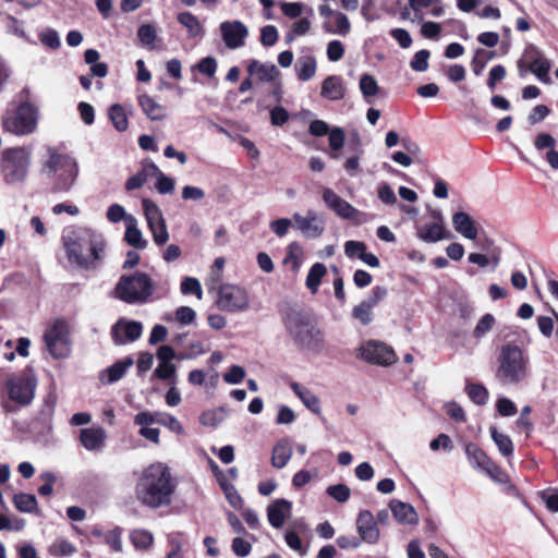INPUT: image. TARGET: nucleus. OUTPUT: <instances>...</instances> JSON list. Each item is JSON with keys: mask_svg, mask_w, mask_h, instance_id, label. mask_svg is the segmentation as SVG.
I'll list each match as a JSON object with an SVG mask.
<instances>
[{"mask_svg": "<svg viewBox=\"0 0 558 558\" xmlns=\"http://www.w3.org/2000/svg\"><path fill=\"white\" fill-rule=\"evenodd\" d=\"M291 389L310 411L315 414H320L319 399L308 388L298 383H292Z\"/></svg>", "mask_w": 558, "mask_h": 558, "instance_id": "30", "label": "nucleus"}, {"mask_svg": "<svg viewBox=\"0 0 558 558\" xmlns=\"http://www.w3.org/2000/svg\"><path fill=\"white\" fill-rule=\"evenodd\" d=\"M323 201L329 209L342 219L353 220L360 215V211L354 206L329 187L324 189Z\"/></svg>", "mask_w": 558, "mask_h": 558, "instance_id": "15", "label": "nucleus"}, {"mask_svg": "<svg viewBox=\"0 0 558 558\" xmlns=\"http://www.w3.org/2000/svg\"><path fill=\"white\" fill-rule=\"evenodd\" d=\"M489 433L499 452L504 457L510 458L514 451V446L511 438L508 435L498 432V429L495 426H492L489 428Z\"/></svg>", "mask_w": 558, "mask_h": 558, "instance_id": "33", "label": "nucleus"}, {"mask_svg": "<svg viewBox=\"0 0 558 558\" xmlns=\"http://www.w3.org/2000/svg\"><path fill=\"white\" fill-rule=\"evenodd\" d=\"M142 204L154 242L159 246L166 244L169 240V232L160 208L148 198L143 199Z\"/></svg>", "mask_w": 558, "mask_h": 558, "instance_id": "12", "label": "nucleus"}, {"mask_svg": "<svg viewBox=\"0 0 558 558\" xmlns=\"http://www.w3.org/2000/svg\"><path fill=\"white\" fill-rule=\"evenodd\" d=\"M48 159L43 162V172L52 181V191L69 192L75 184L78 175V166L74 158L48 149Z\"/></svg>", "mask_w": 558, "mask_h": 558, "instance_id": "5", "label": "nucleus"}, {"mask_svg": "<svg viewBox=\"0 0 558 558\" xmlns=\"http://www.w3.org/2000/svg\"><path fill=\"white\" fill-rule=\"evenodd\" d=\"M62 243L71 264L83 269H95L105 257L106 240L92 229L66 230Z\"/></svg>", "mask_w": 558, "mask_h": 558, "instance_id": "1", "label": "nucleus"}, {"mask_svg": "<svg viewBox=\"0 0 558 558\" xmlns=\"http://www.w3.org/2000/svg\"><path fill=\"white\" fill-rule=\"evenodd\" d=\"M48 551L56 557H71L76 553V548L69 541L58 538L49 546Z\"/></svg>", "mask_w": 558, "mask_h": 558, "instance_id": "41", "label": "nucleus"}, {"mask_svg": "<svg viewBox=\"0 0 558 558\" xmlns=\"http://www.w3.org/2000/svg\"><path fill=\"white\" fill-rule=\"evenodd\" d=\"M8 391L11 400L26 405L34 398L36 383L31 377H14L8 381Z\"/></svg>", "mask_w": 558, "mask_h": 558, "instance_id": "14", "label": "nucleus"}, {"mask_svg": "<svg viewBox=\"0 0 558 558\" xmlns=\"http://www.w3.org/2000/svg\"><path fill=\"white\" fill-rule=\"evenodd\" d=\"M292 220L305 238L317 239L325 231V219L312 209L307 210L305 216L294 214Z\"/></svg>", "mask_w": 558, "mask_h": 558, "instance_id": "13", "label": "nucleus"}, {"mask_svg": "<svg viewBox=\"0 0 558 558\" xmlns=\"http://www.w3.org/2000/svg\"><path fill=\"white\" fill-rule=\"evenodd\" d=\"M245 377V369L240 365H232L230 369L223 374L226 383L235 385L240 384Z\"/></svg>", "mask_w": 558, "mask_h": 558, "instance_id": "61", "label": "nucleus"}, {"mask_svg": "<svg viewBox=\"0 0 558 558\" xmlns=\"http://www.w3.org/2000/svg\"><path fill=\"white\" fill-rule=\"evenodd\" d=\"M155 292V283L149 275L136 271L130 276H122L116 286L118 299L129 304H143Z\"/></svg>", "mask_w": 558, "mask_h": 558, "instance_id": "6", "label": "nucleus"}, {"mask_svg": "<svg viewBox=\"0 0 558 558\" xmlns=\"http://www.w3.org/2000/svg\"><path fill=\"white\" fill-rule=\"evenodd\" d=\"M372 311L373 308L362 301L360 304L353 307L352 316L355 319H357L362 325L366 326L373 319Z\"/></svg>", "mask_w": 558, "mask_h": 558, "instance_id": "47", "label": "nucleus"}, {"mask_svg": "<svg viewBox=\"0 0 558 558\" xmlns=\"http://www.w3.org/2000/svg\"><path fill=\"white\" fill-rule=\"evenodd\" d=\"M174 492L175 483L170 469L161 462L144 469L135 486L136 499L151 509L169 506Z\"/></svg>", "mask_w": 558, "mask_h": 558, "instance_id": "2", "label": "nucleus"}, {"mask_svg": "<svg viewBox=\"0 0 558 558\" xmlns=\"http://www.w3.org/2000/svg\"><path fill=\"white\" fill-rule=\"evenodd\" d=\"M483 471L496 483L505 484L509 481L508 475L493 460Z\"/></svg>", "mask_w": 558, "mask_h": 558, "instance_id": "54", "label": "nucleus"}, {"mask_svg": "<svg viewBox=\"0 0 558 558\" xmlns=\"http://www.w3.org/2000/svg\"><path fill=\"white\" fill-rule=\"evenodd\" d=\"M178 21L187 29L191 37H197L202 35L203 27L198 19L191 12H182L178 14Z\"/></svg>", "mask_w": 558, "mask_h": 558, "instance_id": "37", "label": "nucleus"}, {"mask_svg": "<svg viewBox=\"0 0 558 558\" xmlns=\"http://www.w3.org/2000/svg\"><path fill=\"white\" fill-rule=\"evenodd\" d=\"M326 493L341 504L348 501L351 495V490L345 484L330 485L327 487Z\"/></svg>", "mask_w": 558, "mask_h": 558, "instance_id": "45", "label": "nucleus"}, {"mask_svg": "<svg viewBox=\"0 0 558 558\" xmlns=\"http://www.w3.org/2000/svg\"><path fill=\"white\" fill-rule=\"evenodd\" d=\"M250 75H255L259 82H271L278 75L279 71L272 63H262L258 60H252L247 65Z\"/></svg>", "mask_w": 558, "mask_h": 558, "instance_id": "26", "label": "nucleus"}, {"mask_svg": "<svg viewBox=\"0 0 558 558\" xmlns=\"http://www.w3.org/2000/svg\"><path fill=\"white\" fill-rule=\"evenodd\" d=\"M130 539L135 548L148 549L154 543V535L147 530L136 529L131 532Z\"/></svg>", "mask_w": 558, "mask_h": 558, "instance_id": "39", "label": "nucleus"}, {"mask_svg": "<svg viewBox=\"0 0 558 558\" xmlns=\"http://www.w3.org/2000/svg\"><path fill=\"white\" fill-rule=\"evenodd\" d=\"M327 58L331 62H337L342 59L344 54V46L340 40H331L327 45Z\"/></svg>", "mask_w": 558, "mask_h": 558, "instance_id": "50", "label": "nucleus"}, {"mask_svg": "<svg viewBox=\"0 0 558 558\" xmlns=\"http://www.w3.org/2000/svg\"><path fill=\"white\" fill-rule=\"evenodd\" d=\"M530 376V359L524 350L514 342L499 348L495 377L502 385H518Z\"/></svg>", "mask_w": 558, "mask_h": 558, "instance_id": "4", "label": "nucleus"}, {"mask_svg": "<svg viewBox=\"0 0 558 558\" xmlns=\"http://www.w3.org/2000/svg\"><path fill=\"white\" fill-rule=\"evenodd\" d=\"M292 457V447L288 439L279 440L271 453V465L276 469L284 468Z\"/></svg>", "mask_w": 558, "mask_h": 558, "instance_id": "28", "label": "nucleus"}, {"mask_svg": "<svg viewBox=\"0 0 558 558\" xmlns=\"http://www.w3.org/2000/svg\"><path fill=\"white\" fill-rule=\"evenodd\" d=\"M292 504L286 499H277L267 508V517L270 525L279 529L291 514Z\"/></svg>", "mask_w": 558, "mask_h": 558, "instance_id": "21", "label": "nucleus"}, {"mask_svg": "<svg viewBox=\"0 0 558 558\" xmlns=\"http://www.w3.org/2000/svg\"><path fill=\"white\" fill-rule=\"evenodd\" d=\"M283 324L298 347L314 353L323 350V332L317 328L315 319L308 312L291 308L284 314Z\"/></svg>", "mask_w": 558, "mask_h": 558, "instance_id": "3", "label": "nucleus"}, {"mask_svg": "<svg viewBox=\"0 0 558 558\" xmlns=\"http://www.w3.org/2000/svg\"><path fill=\"white\" fill-rule=\"evenodd\" d=\"M122 533L123 530L120 526H116L105 535V542L114 550V551H122L123 545H122Z\"/></svg>", "mask_w": 558, "mask_h": 558, "instance_id": "48", "label": "nucleus"}, {"mask_svg": "<svg viewBox=\"0 0 558 558\" xmlns=\"http://www.w3.org/2000/svg\"><path fill=\"white\" fill-rule=\"evenodd\" d=\"M138 105L143 112L153 121H161L167 117L166 109L147 94L140 95Z\"/></svg>", "mask_w": 558, "mask_h": 558, "instance_id": "25", "label": "nucleus"}, {"mask_svg": "<svg viewBox=\"0 0 558 558\" xmlns=\"http://www.w3.org/2000/svg\"><path fill=\"white\" fill-rule=\"evenodd\" d=\"M294 69L299 80L306 82L315 76L317 63L313 56H302L296 60Z\"/></svg>", "mask_w": 558, "mask_h": 558, "instance_id": "31", "label": "nucleus"}, {"mask_svg": "<svg viewBox=\"0 0 558 558\" xmlns=\"http://www.w3.org/2000/svg\"><path fill=\"white\" fill-rule=\"evenodd\" d=\"M287 545L300 555H305L306 550L303 547L302 541L296 531H287L284 535Z\"/></svg>", "mask_w": 558, "mask_h": 558, "instance_id": "62", "label": "nucleus"}, {"mask_svg": "<svg viewBox=\"0 0 558 558\" xmlns=\"http://www.w3.org/2000/svg\"><path fill=\"white\" fill-rule=\"evenodd\" d=\"M14 507L24 513H32L37 510V499L33 494L20 493L13 497Z\"/></svg>", "mask_w": 558, "mask_h": 558, "instance_id": "36", "label": "nucleus"}, {"mask_svg": "<svg viewBox=\"0 0 558 558\" xmlns=\"http://www.w3.org/2000/svg\"><path fill=\"white\" fill-rule=\"evenodd\" d=\"M124 240L126 243L137 250H143L147 241L143 238L142 231L137 228V220L133 216L126 218Z\"/></svg>", "mask_w": 558, "mask_h": 558, "instance_id": "27", "label": "nucleus"}, {"mask_svg": "<svg viewBox=\"0 0 558 558\" xmlns=\"http://www.w3.org/2000/svg\"><path fill=\"white\" fill-rule=\"evenodd\" d=\"M133 365V359L126 357L122 362H117L106 369L108 375L107 383L112 384L123 377L125 371Z\"/></svg>", "mask_w": 558, "mask_h": 558, "instance_id": "42", "label": "nucleus"}, {"mask_svg": "<svg viewBox=\"0 0 558 558\" xmlns=\"http://www.w3.org/2000/svg\"><path fill=\"white\" fill-rule=\"evenodd\" d=\"M106 438V430L98 425H93L80 430V442L86 450L89 451L101 450L105 446Z\"/></svg>", "mask_w": 558, "mask_h": 558, "instance_id": "19", "label": "nucleus"}, {"mask_svg": "<svg viewBox=\"0 0 558 558\" xmlns=\"http://www.w3.org/2000/svg\"><path fill=\"white\" fill-rule=\"evenodd\" d=\"M46 348L54 359L70 354V329L64 320H56L45 332Z\"/></svg>", "mask_w": 558, "mask_h": 558, "instance_id": "10", "label": "nucleus"}, {"mask_svg": "<svg viewBox=\"0 0 558 558\" xmlns=\"http://www.w3.org/2000/svg\"><path fill=\"white\" fill-rule=\"evenodd\" d=\"M356 356L371 364L389 366L397 361L392 348L377 340H368L360 345Z\"/></svg>", "mask_w": 558, "mask_h": 558, "instance_id": "11", "label": "nucleus"}, {"mask_svg": "<svg viewBox=\"0 0 558 558\" xmlns=\"http://www.w3.org/2000/svg\"><path fill=\"white\" fill-rule=\"evenodd\" d=\"M345 141L344 131L341 128H333L329 132V146L332 150H340Z\"/></svg>", "mask_w": 558, "mask_h": 558, "instance_id": "60", "label": "nucleus"}, {"mask_svg": "<svg viewBox=\"0 0 558 558\" xmlns=\"http://www.w3.org/2000/svg\"><path fill=\"white\" fill-rule=\"evenodd\" d=\"M389 508L399 523L409 525L418 523V514L410 504L392 499L389 502Z\"/></svg>", "mask_w": 558, "mask_h": 558, "instance_id": "22", "label": "nucleus"}, {"mask_svg": "<svg viewBox=\"0 0 558 558\" xmlns=\"http://www.w3.org/2000/svg\"><path fill=\"white\" fill-rule=\"evenodd\" d=\"M312 15H313V10L310 9L308 16H304V17H301L300 20L295 21L290 27L293 31V33L296 34L298 36L306 35L311 31V27H312V21L310 19V16H312Z\"/></svg>", "mask_w": 558, "mask_h": 558, "instance_id": "55", "label": "nucleus"}, {"mask_svg": "<svg viewBox=\"0 0 558 558\" xmlns=\"http://www.w3.org/2000/svg\"><path fill=\"white\" fill-rule=\"evenodd\" d=\"M534 147L537 151L546 150L544 158L553 170H558V150L556 149V140L548 133H539L534 141Z\"/></svg>", "mask_w": 558, "mask_h": 558, "instance_id": "20", "label": "nucleus"}, {"mask_svg": "<svg viewBox=\"0 0 558 558\" xmlns=\"http://www.w3.org/2000/svg\"><path fill=\"white\" fill-rule=\"evenodd\" d=\"M326 272L327 269L324 264L316 263L311 267L306 277V287L312 291V293L317 292L319 283Z\"/></svg>", "mask_w": 558, "mask_h": 558, "instance_id": "38", "label": "nucleus"}, {"mask_svg": "<svg viewBox=\"0 0 558 558\" xmlns=\"http://www.w3.org/2000/svg\"><path fill=\"white\" fill-rule=\"evenodd\" d=\"M322 96L329 100H340L344 97L343 80L338 75L327 76L322 84Z\"/></svg>", "mask_w": 558, "mask_h": 558, "instance_id": "24", "label": "nucleus"}, {"mask_svg": "<svg viewBox=\"0 0 558 558\" xmlns=\"http://www.w3.org/2000/svg\"><path fill=\"white\" fill-rule=\"evenodd\" d=\"M366 250L364 242L350 240L344 243V253L349 258H360Z\"/></svg>", "mask_w": 558, "mask_h": 558, "instance_id": "57", "label": "nucleus"}, {"mask_svg": "<svg viewBox=\"0 0 558 558\" xmlns=\"http://www.w3.org/2000/svg\"><path fill=\"white\" fill-rule=\"evenodd\" d=\"M388 294V291L385 287H381V286H378V287H375L372 291V293L369 294V296L364 300L363 302L368 305L369 307L374 308L375 306H377L381 301L385 300V298L387 296Z\"/></svg>", "mask_w": 558, "mask_h": 558, "instance_id": "64", "label": "nucleus"}, {"mask_svg": "<svg viewBox=\"0 0 558 558\" xmlns=\"http://www.w3.org/2000/svg\"><path fill=\"white\" fill-rule=\"evenodd\" d=\"M25 526V520L20 518L10 519L0 513V531H21Z\"/></svg>", "mask_w": 558, "mask_h": 558, "instance_id": "51", "label": "nucleus"}, {"mask_svg": "<svg viewBox=\"0 0 558 558\" xmlns=\"http://www.w3.org/2000/svg\"><path fill=\"white\" fill-rule=\"evenodd\" d=\"M216 305L222 312H245L250 308L248 292L238 284L222 283L217 291Z\"/></svg>", "mask_w": 558, "mask_h": 558, "instance_id": "8", "label": "nucleus"}, {"mask_svg": "<svg viewBox=\"0 0 558 558\" xmlns=\"http://www.w3.org/2000/svg\"><path fill=\"white\" fill-rule=\"evenodd\" d=\"M428 58H429L428 50H425V49L420 50L414 54L410 65L416 72H424L428 68Z\"/></svg>", "mask_w": 558, "mask_h": 558, "instance_id": "52", "label": "nucleus"}, {"mask_svg": "<svg viewBox=\"0 0 558 558\" xmlns=\"http://www.w3.org/2000/svg\"><path fill=\"white\" fill-rule=\"evenodd\" d=\"M465 454L471 465L475 469L484 470L492 462L486 452L472 442L465 446Z\"/></svg>", "mask_w": 558, "mask_h": 558, "instance_id": "32", "label": "nucleus"}, {"mask_svg": "<svg viewBox=\"0 0 558 558\" xmlns=\"http://www.w3.org/2000/svg\"><path fill=\"white\" fill-rule=\"evenodd\" d=\"M137 36L141 43L153 48L157 38V32L150 24H144L138 28Z\"/></svg>", "mask_w": 558, "mask_h": 558, "instance_id": "46", "label": "nucleus"}, {"mask_svg": "<svg viewBox=\"0 0 558 558\" xmlns=\"http://www.w3.org/2000/svg\"><path fill=\"white\" fill-rule=\"evenodd\" d=\"M495 318L492 314L484 315L474 329V336L476 338H482L493 328Z\"/></svg>", "mask_w": 558, "mask_h": 558, "instance_id": "63", "label": "nucleus"}, {"mask_svg": "<svg viewBox=\"0 0 558 558\" xmlns=\"http://www.w3.org/2000/svg\"><path fill=\"white\" fill-rule=\"evenodd\" d=\"M222 420H223L222 411H217V410L206 411V412L202 413V415L199 417V422L204 426H210V427H215V426L219 425L222 422Z\"/></svg>", "mask_w": 558, "mask_h": 558, "instance_id": "58", "label": "nucleus"}, {"mask_svg": "<svg viewBox=\"0 0 558 558\" xmlns=\"http://www.w3.org/2000/svg\"><path fill=\"white\" fill-rule=\"evenodd\" d=\"M454 230L468 240H476L478 235L477 227L469 214L464 211L454 213L452 216Z\"/></svg>", "mask_w": 558, "mask_h": 558, "instance_id": "23", "label": "nucleus"}, {"mask_svg": "<svg viewBox=\"0 0 558 558\" xmlns=\"http://www.w3.org/2000/svg\"><path fill=\"white\" fill-rule=\"evenodd\" d=\"M31 151L24 147L5 149L1 158V172L8 184L25 181L31 165Z\"/></svg>", "mask_w": 558, "mask_h": 558, "instance_id": "7", "label": "nucleus"}, {"mask_svg": "<svg viewBox=\"0 0 558 558\" xmlns=\"http://www.w3.org/2000/svg\"><path fill=\"white\" fill-rule=\"evenodd\" d=\"M417 236L426 243H435L448 238V234L441 223L432 222L420 227Z\"/></svg>", "mask_w": 558, "mask_h": 558, "instance_id": "29", "label": "nucleus"}, {"mask_svg": "<svg viewBox=\"0 0 558 558\" xmlns=\"http://www.w3.org/2000/svg\"><path fill=\"white\" fill-rule=\"evenodd\" d=\"M142 324L134 320L119 319L112 327V336L117 344L135 341L142 336Z\"/></svg>", "mask_w": 558, "mask_h": 558, "instance_id": "18", "label": "nucleus"}, {"mask_svg": "<svg viewBox=\"0 0 558 558\" xmlns=\"http://www.w3.org/2000/svg\"><path fill=\"white\" fill-rule=\"evenodd\" d=\"M280 9L282 13L290 19H298L304 12V7L300 2H281Z\"/></svg>", "mask_w": 558, "mask_h": 558, "instance_id": "59", "label": "nucleus"}, {"mask_svg": "<svg viewBox=\"0 0 558 558\" xmlns=\"http://www.w3.org/2000/svg\"><path fill=\"white\" fill-rule=\"evenodd\" d=\"M279 34L274 25H266L260 31V41L264 46H274L278 40Z\"/></svg>", "mask_w": 558, "mask_h": 558, "instance_id": "56", "label": "nucleus"}, {"mask_svg": "<svg viewBox=\"0 0 558 558\" xmlns=\"http://www.w3.org/2000/svg\"><path fill=\"white\" fill-rule=\"evenodd\" d=\"M360 90L366 101L372 104L371 98L377 95L379 86L373 75L363 74L360 78Z\"/></svg>", "mask_w": 558, "mask_h": 558, "instance_id": "40", "label": "nucleus"}, {"mask_svg": "<svg viewBox=\"0 0 558 558\" xmlns=\"http://www.w3.org/2000/svg\"><path fill=\"white\" fill-rule=\"evenodd\" d=\"M43 45L51 49H58L61 45L60 36L56 29L47 28L39 34Z\"/></svg>", "mask_w": 558, "mask_h": 558, "instance_id": "49", "label": "nucleus"}, {"mask_svg": "<svg viewBox=\"0 0 558 558\" xmlns=\"http://www.w3.org/2000/svg\"><path fill=\"white\" fill-rule=\"evenodd\" d=\"M220 32L226 46L230 49L243 47L248 35L247 27L240 21L221 23Z\"/></svg>", "mask_w": 558, "mask_h": 558, "instance_id": "16", "label": "nucleus"}, {"mask_svg": "<svg viewBox=\"0 0 558 558\" xmlns=\"http://www.w3.org/2000/svg\"><path fill=\"white\" fill-rule=\"evenodd\" d=\"M108 117L117 131L124 132L129 128L126 112L120 104H113L109 107Z\"/></svg>", "mask_w": 558, "mask_h": 558, "instance_id": "34", "label": "nucleus"}, {"mask_svg": "<svg viewBox=\"0 0 558 558\" xmlns=\"http://www.w3.org/2000/svg\"><path fill=\"white\" fill-rule=\"evenodd\" d=\"M356 530L362 542L377 544L380 532L377 527L375 517L369 510H362L356 519Z\"/></svg>", "mask_w": 558, "mask_h": 558, "instance_id": "17", "label": "nucleus"}, {"mask_svg": "<svg viewBox=\"0 0 558 558\" xmlns=\"http://www.w3.org/2000/svg\"><path fill=\"white\" fill-rule=\"evenodd\" d=\"M549 69L550 64L548 60L538 53L530 63V71L545 84L550 82V77L548 75Z\"/></svg>", "mask_w": 558, "mask_h": 558, "instance_id": "35", "label": "nucleus"}, {"mask_svg": "<svg viewBox=\"0 0 558 558\" xmlns=\"http://www.w3.org/2000/svg\"><path fill=\"white\" fill-rule=\"evenodd\" d=\"M222 488L230 506L238 510L241 509L243 506V499L239 495L236 488L231 484H223Z\"/></svg>", "mask_w": 558, "mask_h": 558, "instance_id": "53", "label": "nucleus"}, {"mask_svg": "<svg viewBox=\"0 0 558 558\" xmlns=\"http://www.w3.org/2000/svg\"><path fill=\"white\" fill-rule=\"evenodd\" d=\"M466 393L469 398L476 404H485L488 399L487 389L477 384H470L466 386Z\"/></svg>", "mask_w": 558, "mask_h": 558, "instance_id": "44", "label": "nucleus"}, {"mask_svg": "<svg viewBox=\"0 0 558 558\" xmlns=\"http://www.w3.org/2000/svg\"><path fill=\"white\" fill-rule=\"evenodd\" d=\"M2 124L7 131L13 134H29L37 124V110L28 102L22 104L15 111L3 118Z\"/></svg>", "mask_w": 558, "mask_h": 558, "instance_id": "9", "label": "nucleus"}, {"mask_svg": "<svg viewBox=\"0 0 558 558\" xmlns=\"http://www.w3.org/2000/svg\"><path fill=\"white\" fill-rule=\"evenodd\" d=\"M180 290L184 295L194 294L198 300L203 298L201 282L194 277H185L181 282Z\"/></svg>", "mask_w": 558, "mask_h": 558, "instance_id": "43", "label": "nucleus"}]
</instances>
